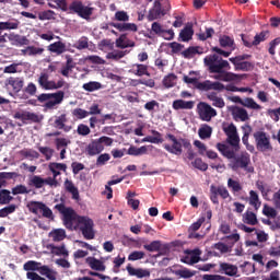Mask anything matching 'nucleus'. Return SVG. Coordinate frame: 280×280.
I'll return each instance as SVG.
<instances>
[{
    "label": "nucleus",
    "mask_w": 280,
    "mask_h": 280,
    "mask_svg": "<svg viewBox=\"0 0 280 280\" xmlns=\"http://www.w3.org/2000/svg\"><path fill=\"white\" fill-rule=\"evenodd\" d=\"M55 209L61 213L66 229L69 231H78L79 229L84 240H95V223L93 219L79 215L73 208L67 207L65 203H57Z\"/></svg>",
    "instance_id": "obj_1"
},
{
    "label": "nucleus",
    "mask_w": 280,
    "mask_h": 280,
    "mask_svg": "<svg viewBox=\"0 0 280 280\" xmlns=\"http://www.w3.org/2000/svg\"><path fill=\"white\" fill-rule=\"evenodd\" d=\"M203 63L208 67L210 73H218L214 75V80H220L221 82H237L240 80V74L229 72L231 71V63L215 54L207 56L203 59Z\"/></svg>",
    "instance_id": "obj_2"
},
{
    "label": "nucleus",
    "mask_w": 280,
    "mask_h": 280,
    "mask_svg": "<svg viewBox=\"0 0 280 280\" xmlns=\"http://www.w3.org/2000/svg\"><path fill=\"white\" fill-rule=\"evenodd\" d=\"M165 139L171 142L164 143L163 148L168 152L170 154H174L175 156H180L183 154V148L187 150L186 156L188 161H194L196 153L194 152V149L191 147V141L187 138H176V136L172 133H166Z\"/></svg>",
    "instance_id": "obj_3"
},
{
    "label": "nucleus",
    "mask_w": 280,
    "mask_h": 280,
    "mask_svg": "<svg viewBox=\"0 0 280 280\" xmlns=\"http://www.w3.org/2000/svg\"><path fill=\"white\" fill-rule=\"evenodd\" d=\"M230 170L238 172L244 170L247 174H255V167L250 165V154L246 151H242L238 154H234V158L229 163Z\"/></svg>",
    "instance_id": "obj_4"
},
{
    "label": "nucleus",
    "mask_w": 280,
    "mask_h": 280,
    "mask_svg": "<svg viewBox=\"0 0 280 280\" xmlns=\"http://www.w3.org/2000/svg\"><path fill=\"white\" fill-rule=\"evenodd\" d=\"M37 101L44 104V108H47V110H54V108H58L65 102V91L42 93L37 96Z\"/></svg>",
    "instance_id": "obj_5"
},
{
    "label": "nucleus",
    "mask_w": 280,
    "mask_h": 280,
    "mask_svg": "<svg viewBox=\"0 0 280 280\" xmlns=\"http://www.w3.org/2000/svg\"><path fill=\"white\" fill-rule=\"evenodd\" d=\"M26 207L30 213H33L38 218H46L47 220H50L51 222H54L55 220L54 211H51L50 208L47 205H45V202L30 201Z\"/></svg>",
    "instance_id": "obj_6"
},
{
    "label": "nucleus",
    "mask_w": 280,
    "mask_h": 280,
    "mask_svg": "<svg viewBox=\"0 0 280 280\" xmlns=\"http://www.w3.org/2000/svg\"><path fill=\"white\" fill-rule=\"evenodd\" d=\"M113 138L107 136H102L98 139L92 140L86 149L85 152L89 154V156H96V154H101V152H104V145L109 148L113 145Z\"/></svg>",
    "instance_id": "obj_7"
},
{
    "label": "nucleus",
    "mask_w": 280,
    "mask_h": 280,
    "mask_svg": "<svg viewBox=\"0 0 280 280\" xmlns=\"http://www.w3.org/2000/svg\"><path fill=\"white\" fill-rule=\"evenodd\" d=\"M222 130L224 135L228 137L226 142L229 145L235 150V152H240V133L237 132V127L235 124L231 122L228 125H223Z\"/></svg>",
    "instance_id": "obj_8"
},
{
    "label": "nucleus",
    "mask_w": 280,
    "mask_h": 280,
    "mask_svg": "<svg viewBox=\"0 0 280 280\" xmlns=\"http://www.w3.org/2000/svg\"><path fill=\"white\" fill-rule=\"evenodd\" d=\"M69 10L85 21H89L91 16H93V8L84 5L80 0L72 1L69 5Z\"/></svg>",
    "instance_id": "obj_9"
},
{
    "label": "nucleus",
    "mask_w": 280,
    "mask_h": 280,
    "mask_svg": "<svg viewBox=\"0 0 280 280\" xmlns=\"http://www.w3.org/2000/svg\"><path fill=\"white\" fill-rule=\"evenodd\" d=\"M197 114L201 121H211L213 117H218V110L206 102H200L197 105Z\"/></svg>",
    "instance_id": "obj_10"
},
{
    "label": "nucleus",
    "mask_w": 280,
    "mask_h": 280,
    "mask_svg": "<svg viewBox=\"0 0 280 280\" xmlns=\"http://www.w3.org/2000/svg\"><path fill=\"white\" fill-rule=\"evenodd\" d=\"M254 139L256 148L259 152H268V150H272V144L270 143V136H268L266 131L254 132Z\"/></svg>",
    "instance_id": "obj_11"
},
{
    "label": "nucleus",
    "mask_w": 280,
    "mask_h": 280,
    "mask_svg": "<svg viewBox=\"0 0 280 280\" xmlns=\"http://www.w3.org/2000/svg\"><path fill=\"white\" fill-rule=\"evenodd\" d=\"M13 117L23 124H40L43 121V116L32 112H16Z\"/></svg>",
    "instance_id": "obj_12"
},
{
    "label": "nucleus",
    "mask_w": 280,
    "mask_h": 280,
    "mask_svg": "<svg viewBox=\"0 0 280 280\" xmlns=\"http://www.w3.org/2000/svg\"><path fill=\"white\" fill-rule=\"evenodd\" d=\"M5 86H10L13 93H21L25 86V79L23 77H10L5 80Z\"/></svg>",
    "instance_id": "obj_13"
},
{
    "label": "nucleus",
    "mask_w": 280,
    "mask_h": 280,
    "mask_svg": "<svg viewBox=\"0 0 280 280\" xmlns=\"http://www.w3.org/2000/svg\"><path fill=\"white\" fill-rule=\"evenodd\" d=\"M85 264L89 266V268H91V270H94L96 272L106 271V264L102 258L97 259L93 256H89L88 258H85Z\"/></svg>",
    "instance_id": "obj_14"
},
{
    "label": "nucleus",
    "mask_w": 280,
    "mask_h": 280,
    "mask_svg": "<svg viewBox=\"0 0 280 280\" xmlns=\"http://www.w3.org/2000/svg\"><path fill=\"white\" fill-rule=\"evenodd\" d=\"M219 272L220 275H226V277H240V275H237V272H240L237 266L229 262H220Z\"/></svg>",
    "instance_id": "obj_15"
},
{
    "label": "nucleus",
    "mask_w": 280,
    "mask_h": 280,
    "mask_svg": "<svg viewBox=\"0 0 280 280\" xmlns=\"http://www.w3.org/2000/svg\"><path fill=\"white\" fill-rule=\"evenodd\" d=\"M68 121H69V118L67 117V114L55 116L52 127H55L56 130H63V132H71V126L67 125Z\"/></svg>",
    "instance_id": "obj_16"
},
{
    "label": "nucleus",
    "mask_w": 280,
    "mask_h": 280,
    "mask_svg": "<svg viewBox=\"0 0 280 280\" xmlns=\"http://www.w3.org/2000/svg\"><path fill=\"white\" fill-rule=\"evenodd\" d=\"M198 89H200L201 91H219L222 92L224 91V89H226V86H224L223 83L219 82V81H203L198 83Z\"/></svg>",
    "instance_id": "obj_17"
},
{
    "label": "nucleus",
    "mask_w": 280,
    "mask_h": 280,
    "mask_svg": "<svg viewBox=\"0 0 280 280\" xmlns=\"http://www.w3.org/2000/svg\"><path fill=\"white\" fill-rule=\"evenodd\" d=\"M126 270L129 277H137V279H145L150 277V270L143 268H135L131 264H128Z\"/></svg>",
    "instance_id": "obj_18"
},
{
    "label": "nucleus",
    "mask_w": 280,
    "mask_h": 280,
    "mask_svg": "<svg viewBox=\"0 0 280 280\" xmlns=\"http://www.w3.org/2000/svg\"><path fill=\"white\" fill-rule=\"evenodd\" d=\"M149 253H166L170 250V245L161 243V241H152L150 244L143 246Z\"/></svg>",
    "instance_id": "obj_19"
},
{
    "label": "nucleus",
    "mask_w": 280,
    "mask_h": 280,
    "mask_svg": "<svg viewBox=\"0 0 280 280\" xmlns=\"http://www.w3.org/2000/svg\"><path fill=\"white\" fill-rule=\"evenodd\" d=\"M187 255L180 258L182 264H187L188 266H194V264H198L200 261V249L195 250H186Z\"/></svg>",
    "instance_id": "obj_20"
},
{
    "label": "nucleus",
    "mask_w": 280,
    "mask_h": 280,
    "mask_svg": "<svg viewBox=\"0 0 280 280\" xmlns=\"http://www.w3.org/2000/svg\"><path fill=\"white\" fill-rule=\"evenodd\" d=\"M54 80H49V73L42 72L37 78V83L44 91H51Z\"/></svg>",
    "instance_id": "obj_21"
},
{
    "label": "nucleus",
    "mask_w": 280,
    "mask_h": 280,
    "mask_svg": "<svg viewBox=\"0 0 280 280\" xmlns=\"http://www.w3.org/2000/svg\"><path fill=\"white\" fill-rule=\"evenodd\" d=\"M232 117L234 121H248L250 119L248 112L242 107H234L232 110Z\"/></svg>",
    "instance_id": "obj_22"
},
{
    "label": "nucleus",
    "mask_w": 280,
    "mask_h": 280,
    "mask_svg": "<svg viewBox=\"0 0 280 280\" xmlns=\"http://www.w3.org/2000/svg\"><path fill=\"white\" fill-rule=\"evenodd\" d=\"M130 73H133V75H138V78H142V75H147L148 78H150L148 66L143 63H133L131 66Z\"/></svg>",
    "instance_id": "obj_23"
},
{
    "label": "nucleus",
    "mask_w": 280,
    "mask_h": 280,
    "mask_svg": "<svg viewBox=\"0 0 280 280\" xmlns=\"http://www.w3.org/2000/svg\"><path fill=\"white\" fill-rule=\"evenodd\" d=\"M112 27L118 32H139V26L135 23H112Z\"/></svg>",
    "instance_id": "obj_24"
},
{
    "label": "nucleus",
    "mask_w": 280,
    "mask_h": 280,
    "mask_svg": "<svg viewBox=\"0 0 280 280\" xmlns=\"http://www.w3.org/2000/svg\"><path fill=\"white\" fill-rule=\"evenodd\" d=\"M49 172H51L54 178H58L60 176V172H67V164L58 163V162H51L48 165Z\"/></svg>",
    "instance_id": "obj_25"
},
{
    "label": "nucleus",
    "mask_w": 280,
    "mask_h": 280,
    "mask_svg": "<svg viewBox=\"0 0 280 280\" xmlns=\"http://www.w3.org/2000/svg\"><path fill=\"white\" fill-rule=\"evenodd\" d=\"M47 49L48 51H50V54H56V56H62V54L67 51V45L62 42H55L50 44Z\"/></svg>",
    "instance_id": "obj_26"
},
{
    "label": "nucleus",
    "mask_w": 280,
    "mask_h": 280,
    "mask_svg": "<svg viewBox=\"0 0 280 280\" xmlns=\"http://www.w3.org/2000/svg\"><path fill=\"white\" fill-rule=\"evenodd\" d=\"M174 110H191L194 108V101L176 100L173 102Z\"/></svg>",
    "instance_id": "obj_27"
},
{
    "label": "nucleus",
    "mask_w": 280,
    "mask_h": 280,
    "mask_svg": "<svg viewBox=\"0 0 280 280\" xmlns=\"http://www.w3.org/2000/svg\"><path fill=\"white\" fill-rule=\"evenodd\" d=\"M207 98L212 102V106L215 108H224L226 103H224V98L218 96L217 92H210L207 94Z\"/></svg>",
    "instance_id": "obj_28"
},
{
    "label": "nucleus",
    "mask_w": 280,
    "mask_h": 280,
    "mask_svg": "<svg viewBox=\"0 0 280 280\" xmlns=\"http://www.w3.org/2000/svg\"><path fill=\"white\" fill-rule=\"evenodd\" d=\"M65 189L66 191H68V194H71L72 200H80V190H78V187H75V184H73V182L66 179Z\"/></svg>",
    "instance_id": "obj_29"
},
{
    "label": "nucleus",
    "mask_w": 280,
    "mask_h": 280,
    "mask_svg": "<svg viewBox=\"0 0 280 280\" xmlns=\"http://www.w3.org/2000/svg\"><path fill=\"white\" fill-rule=\"evenodd\" d=\"M47 248H49L52 253V255H56L57 257H69V250H67V247L65 246V244H62L61 246H56L54 244H48Z\"/></svg>",
    "instance_id": "obj_30"
},
{
    "label": "nucleus",
    "mask_w": 280,
    "mask_h": 280,
    "mask_svg": "<svg viewBox=\"0 0 280 280\" xmlns=\"http://www.w3.org/2000/svg\"><path fill=\"white\" fill-rule=\"evenodd\" d=\"M48 237H51L52 242H62L67 240V231L65 229H55L49 232Z\"/></svg>",
    "instance_id": "obj_31"
},
{
    "label": "nucleus",
    "mask_w": 280,
    "mask_h": 280,
    "mask_svg": "<svg viewBox=\"0 0 280 280\" xmlns=\"http://www.w3.org/2000/svg\"><path fill=\"white\" fill-rule=\"evenodd\" d=\"M194 38V27L191 25L185 26L179 33V40L182 43H189Z\"/></svg>",
    "instance_id": "obj_32"
},
{
    "label": "nucleus",
    "mask_w": 280,
    "mask_h": 280,
    "mask_svg": "<svg viewBox=\"0 0 280 280\" xmlns=\"http://www.w3.org/2000/svg\"><path fill=\"white\" fill-rule=\"evenodd\" d=\"M217 150H219V152H221V154H223L225 159H229L230 161L235 158V149L232 150L229 145L224 143H218Z\"/></svg>",
    "instance_id": "obj_33"
},
{
    "label": "nucleus",
    "mask_w": 280,
    "mask_h": 280,
    "mask_svg": "<svg viewBox=\"0 0 280 280\" xmlns=\"http://www.w3.org/2000/svg\"><path fill=\"white\" fill-rule=\"evenodd\" d=\"M196 54H198L199 56H201V54H205V48L200 47V46H190L188 47L186 50H184L182 52V55L189 59V58H194L196 56Z\"/></svg>",
    "instance_id": "obj_34"
},
{
    "label": "nucleus",
    "mask_w": 280,
    "mask_h": 280,
    "mask_svg": "<svg viewBox=\"0 0 280 280\" xmlns=\"http://www.w3.org/2000/svg\"><path fill=\"white\" fill-rule=\"evenodd\" d=\"M39 275L43 277L48 278L49 280H57L58 279V271L49 268L47 265H43L39 269Z\"/></svg>",
    "instance_id": "obj_35"
},
{
    "label": "nucleus",
    "mask_w": 280,
    "mask_h": 280,
    "mask_svg": "<svg viewBox=\"0 0 280 280\" xmlns=\"http://www.w3.org/2000/svg\"><path fill=\"white\" fill-rule=\"evenodd\" d=\"M244 224H249L250 226H257L259 224V220H257V214L253 211H246L243 214Z\"/></svg>",
    "instance_id": "obj_36"
},
{
    "label": "nucleus",
    "mask_w": 280,
    "mask_h": 280,
    "mask_svg": "<svg viewBox=\"0 0 280 280\" xmlns=\"http://www.w3.org/2000/svg\"><path fill=\"white\" fill-rule=\"evenodd\" d=\"M48 8H52V10H62V12L69 10L67 0H49Z\"/></svg>",
    "instance_id": "obj_37"
},
{
    "label": "nucleus",
    "mask_w": 280,
    "mask_h": 280,
    "mask_svg": "<svg viewBox=\"0 0 280 280\" xmlns=\"http://www.w3.org/2000/svg\"><path fill=\"white\" fill-rule=\"evenodd\" d=\"M28 186L35 187V189H43L45 187V178L40 177V175H33L28 179Z\"/></svg>",
    "instance_id": "obj_38"
},
{
    "label": "nucleus",
    "mask_w": 280,
    "mask_h": 280,
    "mask_svg": "<svg viewBox=\"0 0 280 280\" xmlns=\"http://www.w3.org/2000/svg\"><path fill=\"white\" fill-rule=\"evenodd\" d=\"M249 205L254 207L255 211H259L261 207V200L259 199V194L255 190L249 191Z\"/></svg>",
    "instance_id": "obj_39"
},
{
    "label": "nucleus",
    "mask_w": 280,
    "mask_h": 280,
    "mask_svg": "<svg viewBox=\"0 0 280 280\" xmlns=\"http://www.w3.org/2000/svg\"><path fill=\"white\" fill-rule=\"evenodd\" d=\"M235 71H253L254 66L250 61H232Z\"/></svg>",
    "instance_id": "obj_40"
},
{
    "label": "nucleus",
    "mask_w": 280,
    "mask_h": 280,
    "mask_svg": "<svg viewBox=\"0 0 280 280\" xmlns=\"http://www.w3.org/2000/svg\"><path fill=\"white\" fill-rule=\"evenodd\" d=\"M43 264L36 261V260H28L23 265V270H25L26 272H40V268H42Z\"/></svg>",
    "instance_id": "obj_41"
},
{
    "label": "nucleus",
    "mask_w": 280,
    "mask_h": 280,
    "mask_svg": "<svg viewBox=\"0 0 280 280\" xmlns=\"http://www.w3.org/2000/svg\"><path fill=\"white\" fill-rule=\"evenodd\" d=\"M67 62L66 66L61 69V75L63 78H69V72L75 68V63L73 62V58L71 56H66Z\"/></svg>",
    "instance_id": "obj_42"
},
{
    "label": "nucleus",
    "mask_w": 280,
    "mask_h": 280,
    "mask_svg": "<svg viewBox=\"0 0 280 280\" xmlns=\"http://www.w3.org/2000/svg\"><path fill=\"white\" fill-rule=\"evenodd\" d=\"M198 135H199L200 139H211V135H213V128H211V126L205 124L199 128Z\"/></svg>",
    "instance_id": "obj_43"
},
{
    "label": "nucleus",
    "mask_w": 280,
    "mask_h": 280,
    "mask_svg": "<svg viewBox=\"0 0 280 280\" xmlns=\"http://www.w3.org/2000/svg\"><path fill=\"white\" fill-rule=\"evenodd\" d=\"M211 190L218 196H220L223 200H226V198L231 197V194H229V189H226V187L224 186L211 185Z\"/></svg>",
    "instance_id": "obj_44"
},
{
    "label": "nucleus",
    "mask_w": 280,
    "mask_h": 280,
    "mask_svg": "<svg viewBox=\"0 0 280 280\" xmlns=\"http://www.w3.org/2000/svg\"><path fill=\"white\" fill-rule=\"evenodd\" d=\"M163 16H165V15L159 9V7L153 4V8L151 10H149V14L147 15V19H148V21H156Z\"/></svg>",
    "instance_id": "obj_45"
},
{
    "label": "nucleus",
    "mask_w": 280,
    "mask_h": 280,
    "mask_svg": "<svg viewBox=\"0 0 280 280\" xmlns=\"http://www.w3.org/2000/svg\"><path fill=\"white\" fill-rule=\"evenodd\" d=\"M127 154H129V156H143V154H148V147H130L127 151Z\"/></svg>",
    "instance_id": "obj_46"
},
{
    "label": "nucleus",
    "mask_w": 280,
    "mask_h": 280,
    "mask_svg": "<svg viewBox=\"0 0 280 280\" xmlns=\"http://www.w3.org/2000/svg\"><path fill=\"white\" fill-rule=\"evenodd\" d=\"M153 136H148L143 139V141H147L148 143H163V136L161 132L156 130H152Z\"/></svg>",
    "instance_id": "obj_47"
},
{
    "label": "nucleus",
    "mask_w": 280,
    "mask_h": 280,
    "mask_svg": "<svg viewBox=\"0 0 280 280\" xmlns=\"http://www.w3.org/2000/svg\"><path fill=\"white\" fill-rule=\"evenodd\" d=\"M153 5H156L164 16L171 9L170 0H155Z\"/></svg>",
    "instance_id": "obj_48"
},
{
    "label": "nucleus",
    "mask_w": 280,
    "mask_h": 280,
    "mask_svg": "<svg viewBox=\"0 0 280 280\" xmlns=\"http://www.w3.org/2000/svg\"><path fill=\"white\" fill-rule=\"evenodd\" d=\"M21 22L19 20H13L12 22H0V32L5 30H19Z\"/></svg>",
    "instance_id": "obj_49"
},
{
    "label": "nucleus",
    "mask_w": 280,
    "mask_h": 280,
    "mask_svg": "<svg viewBox=\"0 0 280 280\" xmlns=\"http://www.w3.org/2000/svg\"><path fill=\"white\" fill-rule=\"evenodd\" d=\"M82 89L84 91H88V93H93V91H100V89H102V83L97 81H90L88 83H84L82 85Z\"/></svg>",
    "instance_id": "obj_50"
},
{
    "label": "nucleus",
    "mask_w": 280,
    "mask_h": 280,
    "mask_svg": "<svg viewBox=\"0 0 280 280\" xmlns=\"http://www.w3.org/2000/svg\"><path fill=\"white\" fill-rule=\"evenodd\" d=\"M262 215H266V218H271V220H275V218H277L279 213L277 212V209L268 206V203H265L262 207Z\"/></svg>",
    "instance_id": "obj_51"
},
{
    "label": "nucleus",
    "mask_w": 280,
    "mask_h": 280,
    "mask_svg": "<svg viewBox=\"0 0 280 280\" xmlns=\"http://www.w3.org/2000/svg\"><path fill=\"white\" fill-rule=\"evenodd\" d=\"M176 277H180L182 279H191V277L196 276V271H191L188 268L178 269L174 271Z\"/></svg>",
    "instance_id": "obj_52"
},
{
    "label": "nucleus",
    "mask_w": 280,
    "mask_h": 280,
    "mask_svg": "<svg viewBox=\"0 0 280 280\" xmlns=\"http://www.w3.org/2000/svg\"><path fill=\"white\" fill-rule=\"evenodd\" d=\"M14 200V197L10 195V190L2 189L0 190V205H10Z\"/></svg>",
    "instance_id": "obj_53"
},
{
    "label": "nucleus",
    "mask_w": 280,
    "mask_h": 280,
    "mask_svg": "<svg viewBox=\"0 0 280 280\" xmlns=\"http://www.w3.org/2000/svg\"><path fill=\"white\" fill-rule=\"evenodd\" d=\"M245 108H252V110H261V105L257 104L254 98L247 97L243 101Z\"/></svg>",
    "instance_id": "obj_54"
},
{
    "label": "nucleus",
    "mask_w": 280,
    "mask_h": 280,
    "mask_svg": "<svg viewBox=\"0 0 280 280\" xmlns=\"http://www.w3.org/2000/svg\"><path fill=\"white\" fill-rule=\"evenodd\" d=\"M177 77L174 73H170L168 75L164 77L163 84L166 89H172L176 84Z\"/></svg>",
    "instance_id": "obj_55"
},
{
    "label": "nucleus",
    "mask_w": 280,
    "mask_h": 280,
    "mask_svg": "<svg viewBox=\"0 0 280 280\" xmlns=\"http://www.w3.org/2000/svg\"><path fill=\"white\" fill-rule=\"evenodd\" d=\"M191 165L196 167V170H200V172H207V170H209V164L205 163L200 158L195 159Z\"/></svg>",
    "instance_id": "obj_56"
},
{
    "label": "nucleus",
    "mask_w": 280,
    "mask_h": 280,
    "mask_svg": "<svg viewBox=\"0 0 280 280\" xmlns=\"http://www.w3.org/2000/svg\"><path fill=\"white\" fill-rule=\"evenodd\" d=\"M228 187L232 189L233 194L242 191V184H240L238 180H235L233 178L228 179Z\"/></svg>",
    "instance_id": "obj_57"
},
{
    "label": "nucleus",
    "mask_w": 280,
    "mask_h": 280,
    "mask_svg": "<svg viewBox=\"0 0 280 280\" xmlns=\"http://www.w3.org/2000/svg\"><path fill=\"white\" fill-rule=\"evenodd\" d=\"M219 43L222 47H233V45H235V39L231 36L223 35L219 38Z\"/></svg>",
    "instance_id": "obj_58"
},
{
    "label": "nucleus",
    "mask_w": 280,
    "mask_h": 280,
    "mask_svg": "<svg viewBox=\"0 0 280 280\" xmlns=\"http://www.w3.org/2000/svg\"><path fill=\"white\" fill-rule=\"evenodd\" d=\"M23 91L26 95L34 97L36 95V93H38V88L35 85L34 82H30V83H27V85L24 88Z\"/></svg>",
    "instance_id": "obj_59"
},
{
    "label": "nucleus",
    "mask_w": 280,
    "mask_h": 280,
    "mask_svg": "<svg viewBox=\"0 0 280 280\" xmlns=\"http://www.w3.org/2000/svg\"><path fill=\"white\" fill-rule=\"evenodd\" d=\"M124 56H126V51L116 50V51L108 52L106 55V58H107V60H121V58H124Z\"/></svg>",
    "instance_id": "obj_60"
},
{
    "label": "nucleus",
    "mask_w": 280,
    "mask_h": 280,
    "mask_svg": "<svg viewBox=\"0 0 280 280\" xmlns=\"http://www.w3.org/2000/svg\"><path fill=\"white\" fill-rule=\"evenodd\" d=\"M54 16H56V12H54L51 10L42 11L38 13L39 21H51V19H54Z\"/></svg>",
    "instance_id": "obj_61"
},
{
    "label": "nucleus",
    "mask_w": 280,
    "mask_h": 280,
    "mask_svg": "<svg viewBox=\"0 0 280 280\" xmlns=\"http://www.w3.org/2000/svg\"><path fill=\"white\" fill-rule=\"evenodd\" d=\"M145 257V253L141 250H135L129 254L128 261H139Z\"/></svg>",
    "instance_id": "obj_62"
},
{
    "label": "nucleus",
    "mask_w": 280,
    "mask_h": 280,
    "mask_svg": "<svg viewBox=\"0 0 280 280\" xmlns=\"http://www.w3.org/2000/svg\"><path fill=\"white\" fill-rule=\"evenodd\" d=\"M268 31H262L259 34L255 35L253 45L256 47L257 45H259V43H264V40L268 38Z\"/></svg>",
    "instance_id": "obj_63"
},
{
    "label": "nucleus",
    "mask_w": 280,
    "mask_h": 280,
    "mask_svg": "<svg viewBox=\"0 0 280 280\" xmlns=\"http://www.w3.org/2000/svg\"><path fill=\"white\" fill-rule=\"evenodd\" d=\"M73 117H77V119H86L89 117V110L82 109V108H74L72 110Z\"/></svg>",
    "instance_id": "obj_64"
}]
</instances>
